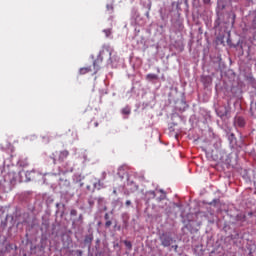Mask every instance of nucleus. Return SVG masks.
I'll use <instances>...</instances> for the list:
<instances>
[{
    "label": "nucleus",
    "mask_w": 256,
    "mask_h": 256,
    "mask_svg": "<svg viewBox=\"0 0 256 256\" xmlns=\"http://www.w3.org/2000/svg\"><path fill=\"white\" fill-rule=\"evenodd\" d=\"M70 215H71L72 217H77V210L72 209V210L70 211Z\"/></svg>",
    "instance_id": "obj_15"
},
{
    "label": "nucleus",
    "mask_w": 256,
    "mask_h": 256,
    "mask_svg": "<svg viewBox=\"0 0 256 256\" xmlns=\"http://www.w3.org/2000/svg\"><path fill=\"white\" fill-rule=\"evenodd\" d=\"M129 205H131V202H130V200H127L126 201V207H129Z\"/></svg>",
    "instance_id": "obj_22"
},
{
    "label": "nucleus",
    "mask_w": 256,
    "mask_h": 256,
    "mask_svg": "<svg viewBox=\"0 0 256 256\" xmlns=\"http://www.w3.org/2000/svg\"><path fill=\"white\" fill-rule=\"evenodd\" d=\"M99 63H103V58L99 57L96 60H94V62H93V66L95 69L94 73H97V71H99Z\"/></svg>",
    "instance_id": "obj_5"
},
{
    "label": "nucleus",
    "mask_w": 256,
    "mask_h": 256,
    "mask_svg": "<svg viewBox=\"0 0 256 256\" xmlns=\"http://www.w3.org/2000/svg\"><path fill=\"white\" fill-rule=\"evenodd\" d=\"M227 115V110H225L224 112L220 113V117H226Z\"/></svg>",
    "instance_id": "obj_18"
},
{
    "label": "nucleus",
    "mask_w": 256,
    "mask_h": 256,
    "mask_svg": "<svg viewBox=\"0 0 256 256\" xmlns=\"http://www.w3.org/2000/svg\"><path fill=\"white\" fill-rule=\"evenodd\" d=\"M88 203H89L90 207H93V205H95V202L93 200H88Z\"/></svg>",
    "instance_id": "obj_20"
},
{
    "label": "nucleus",
    "mask_w": 256,
    "mask_h": 256,
    "mask_svg": "<svg viewBox=\"0 0 256 256\" xmlns=\"http://www.w3.org/2000/svg\"><path fill=\"white\" fill-rule=\"evenodd\" d=\"M83 182H80V187L86 186L87 191L89 193L95 191L97 189V184L99 183V180L93 176H86L82 178Z\"/></svg>",
    "instance_id": "obj_1"
},
{
    "label": "nucleus",
    "mask_w": 256,
    "mask_h": 256,
    "mask_svg": "<svg viewBox=\"0 0 256 256\" xmlns=\"http://www.w3.org/2000/svg\"><path fill=\"white\" fill-rule=\"evenodd\" d=\"M204 3H209L211 0H203Z\"/></svg>",
    "instance_id": "obj_27"
},
{
    "label": "nucleus",
    "mask_w": 256,
    "mask_h": 256,
    "mask_svg": "<svg viewBox=\"0 0 256 256\" xmlns=\"http://www.w3.org/2000/svg\"><path fill=\"white\" fill-rule=\"evenodd\" d=\"M124 245L128 248V249H131L133 247V245L131 244V242L129 241H124Z\"/></svg>",
    "instance_id": "obj_14"
},
{
    "label": "nucleus",
    "mask_w": 256,
    "mask_h": 256,
    "mask_svg": "<svg viewBox=\"0 0 256 256\" xmlns=\"http://www.w3.org/2000/svg\"><path fill=\"white\" fill-rule=\"evenodd\" d=\"M149 195L152 196V199H155V197H157V193H155V191H150Z\"/></svg>",
    "instance_id": "obj_17"
},
{
    "label": "nucleus",
    "mask_w": 256,
    "mask_h": 256,
    "mask_svg": "<svg viewBox=\"0 0 256 256\" xmlns=\"http://www.w3.org/2000/svg\"><path fill=\"white\" fill-rule=\"evenodd\" d=\"M234 123L237 127H243L245 125V118L241 116H236L234 118Z\"/></svg>",
    "instance_id": "obj_4"
},
{
    "label": "nucleus",
    "mask_w": 256,
    "mask_h": 256,
    "mask_svg": "<svg viewBox=\"0 0 256 256\" xmlns=\"http://www.w3.org/2000/svg\"><path fill=\"white\" fill-rule=\"evenodd\" d=\"M158 193H162V195L156 198V201H163L165 199V193H163V190H159Z\"/></svg>",
    "instance_id": "obj_12"
},
{
    "label": "nucleus",
    "mask_w": 256,
    "mask_h": 256,
    "mask_svg": "<svg viewBox=\"0 0 256 256\" xmlns=\"http://www.w3.org/2000/svg\"><path fill=\"white\" fill-rule=\"evenodd\" d=\"M5 183H10L12 187H15L17 183L21 182L19 180V174L17 172H8L7 175L4 176Z\"/></svg>",
    "instance_id": "obj_2"
},
{
    "label": "nucleus",
    "mask_w": 256,
    "mask_h": 256,
    "mask_svg": "<svg viewBox=\"0 0 256 256\" xmlns=\"http://www.w3.org/2000/svg\"><path fill=\"white\" fill-rule=\"evenodd\" d=\"M80 75H87V73H91V67H83L79 70Z\"/></svg>",
    "instance_id": "obj_8"
},
{
    "label": "nucleus",
    "mask_w": 256,
    "mask_h": 256,
    "mask_svg": "<svg viewBox=\"0 0 256 256\" xmlns=\"http://www.w3.org/2000/svg\"><path fill=\"white\" fill-rule=\"evenodd\" d=\"M122 115H131V107L129 106H125L122 110H121Z\"/></svg>",
    "instance_id": "obj_11"
},
{
    "label": "nucleus",
    "mask_w": 256,
    "mask_h": 256,
    "mask_svg": "<svg viewBox=\"0 0 256 256\" xmlns=\"http://www.w3.org/2000/svg\"><path fill=\"white\" fill-rule=\"evenodd\" d=\"M79 221H83V214L79 215Z\"/></svg>",
    "instance_id": "obj_23"
},
{
    "label": "nucleus",
    "mask_w": 256,
    "mask_h": 256,
    "mask_svg": "<svg viewBox=\"0 0 256 256\" xmlns=\"http://www.w3.org/2000/svg\"><path fill=\"white\" fill-rule=\"evenodd\" d=\"M113 194H114V195H117V190H113Z\"/></svg>",
    "instance_id": "obj_28"
},
{
    "label": "nucleus",
    "mask_w": 256,
    "mask_h": 256,
    "mask_svg": "<svg viewBox=\"0 0 256 256\" xmlns=\"http://www.w3.org/2000/svg\"><path fill=\"white\" fill-rule=\"evenodd\" d=\"M11 153H13V150H11Z\"/></svg>",
    "instance_id": "obj_31"
},
{
    "label": "nucleus",
    "mask_w": 256,
    "mask_h": 256,
    "mask_svg": "<svg viewBox=\"0 0 256 256\" xmlns=\"http://www.w3.org/2000/svg\"><path fill=\"white\" fill-rule=\"evenodd\" d=\"M94 127H99V122H95Z\"/></svg>",
    "instance_id": "obj_24"
},
{
    "label": "nucleus",
    "mask_w": 256,
    "mask_h": 256,
    "mask_svg": "<svg viewBox=\"0 0 256 256\" xmlns=\"http://www.w3.org/2000/svg\"><path fill=\"white\" fill-rule=\"evenodd\" d=\"M84 243L85 245H89V247H91V243H93V234L86 235Z\"/></svg>",
    "instance_id": "obj_6"
},
{
    "label": "nucleus",
    "mask_w": 256,
    "mask_h": 256,
    "mask_svg": "<svg viewBox=\"0 0 256 256\" xmlns=\"http://www.w3.org/2000/svg\"><path fill=\"white\" fill-rule=\"evenodd\" d=\"M69 157V151L63 150L59 154V161H64V159H67Z\"/></svg>",
    "instance_id": "obj_7"
},
{
    "label": "nucleus",
    "mask_w": 256,
    "mask_h": 256,
    "mask_svg": "<svg viewBox=\"0 0 256 256\" xmlns=\"http://www.w3.org/2000/svg\"><path fill=\"white\" fill-rule=\"evenodd\" d=\"M28 181H33V178L29 177V178H28Z\"/></svg>",
    "instance_id": "obj_29"
},
{
    "label": "nucleus",
    "mask_w": 256,
    "mask_h": 256,
    "mask_svg": "<svg viewBox=\"0 0 256 256\" xmlns=\"http://www.w3.org/2000/svg\"><path fill=\"white\" fill-rule=\"evenodd\" d=\"M228 140L231 143V145H235V143H237V138L235 137V134H233V133L229 134Z\"/></svg>",
    "instance_id": "obj_10"
},
{
    "label": "nucleus",
    "mask_w": 256,
    "mask_h": 256,
    "mask_svg": "<svg viewBox=\"0 0 256 256\" xmlns=\"http://www.w3.org/2000/svg\"><path fill=\"white\" fill-rule=\"evenodd\" d=\"M10 159H13V154H11V157H10Z\"/></svg>",
    "instance_id": "obj_30"
},
{
    "label": "nucleus",
    "mask_w": 256,
    "mask_h": 256,
    "mask_svg": "<svg viewBox=\"0 0 256 256\" xmlns=\"http://www.w3.org/2000/svg\"><path fill=\"white\" fill-rule=\"evenodd\" d=\"M104 219H105L106 221H109V214H108V213H106V214L104 215Z\"/></svg>",
    "instance_id": "obj_21"
},
{
    "label": "nucleus",
    "mask_w": 256,
    "mask_h": 256,
    "mask_svg": "<svg viewBox=\"0 0 256 256\" xmlns=\"http://www.w3.org/2000/svg\"><path fill=\"white\" fill-rule=\"evenodd\" d=\"M111 225H113V222H111V220H107L105 223V227L109 228L111 227Z\"/></svg>",
    "instance_id": "obj_16"
},
{
    "label": "nucleus",
    "mask_w": 256,
    "mask_h": 256,
    "mask_svg": "<svg viewBox=\"0 0 256 256\" xmlns=\"http://www.w3.org/2000/svg\"><path fill=\"white\" fill-rule=\"evenodd\" d=\"M103 33H105L106 37H111V29H104Z\"/></svg>",
    "instance_id": "obj_13"
},
{
    "label": "nucleus",
    "mask_w": 256,
    "mask_h": 256,
    "mask_svg": "<svg viewBox=\"0 0 256 256\" xmlns=\"http://www.w3.org/2000/svg\"><path fill=\"white\" fill-rule=\"evenodd\" d=\"M172 247L175 249V251H177V248H178V246H177V245L172 246Z\"/></svg>",
    "instance_id": "obj_26"
},
{
    "label": "nucleus",
    "mask_w": 256,
    "mask_h": 256,
    "mask_svg": "<svg viewBox=\"0 0 256 256\" xmlns=\"http://www.w3.org/2000/svg\"><path fill=\"white\" fill-rule=\"evenodd\" d=\"M160 241L163 247H171V245L173 244V237H171V235L167 233H163L160 236Z\"/></svg>",
    "instance_id": "obj_3"
},
{
    "label": "nucleus",
    "mask_w": 256,
    "mask_h": 256,
    "mask_svg": "<svg viewBox=\"0 0 256 256\" xmlns=\"http://www.w3.org/2000/svg\"><path fill=\"white\" fill-rule=\"evenodd\" d=\"M108 9H111L113 11V6H107Z\"/></svg>",
    "instance_id": "obj_25"
},
{
    "label": "nucleus",
    "mask_w": 256,
    "mask_h": 256,
    "mask_svg": "<svg viewBox=\"0 0 256 256\" xmlns=\"http://www.w3.org/2000/svg\"><path fill=\"white\" fill-rule=\"evenodd\" d=\"M31 175H35V172H27L26 177H31Z\"/></svg>",
    "instance_id": "obj_19"
},
{
    "label": "nucleus",
    "mask_w": 256,
    "mask_h": 256,
    "mask_svg": "<svg viewBox=\"0 0 256 256\" xmlns=\"http://www.w3.org/2000/svg\"><path fill=\"white\" fill-rule=\"evenodd\" d=\"M146 79L147 81H157V79H159V76H157V74H147Z\"/></svg>",
    "instance_id": "obj_9"
}]
</instances>
